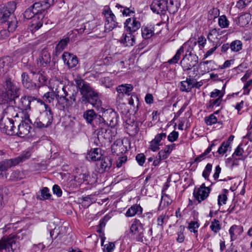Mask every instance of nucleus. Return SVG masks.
I'll use <instances>...</instances> for the list:
<instances>
[{
	"label": "nucleus",
	"instance_id": "25",
	"mask_svg": "<svg viewBox=\"0 0 252 252\" xmlns=\"http://www.w3.org/2000/svg\"><path fill=\"white\" fill-rule=\"evenodd\" d=\"M96 163L99 173H103L108 170L112 165L111 159L108 157H104Z\"/></svg>",
	"mask_w": 252,
	"mask_h": 252
},
{
	"label": "nucleus",
	"instance_id": "36",
	"mask_svg": "<svg viewBox=\"0 0 252 252\" xmlns=\"http://www.w3.org/2000/svg\"><path fill=\"white\" fill-rule=\"evenodd\" d=\"M141 32L142 37L147 39L150 38L154 34V30L152 27L143 26L141 28Z\"/></svg>",
	"mask_w": 252,
	"mask_h": 252
},
{
	"label": "nucleus",
	"instance_id": "29",
	"mask_svg": "<svg viewBox=\"0 0 252 252\" xmlns=\"http://www.w3.org/2000/svg\"><path fill=\"white\" fill-rule=\"evenodd\" d=\"M111 150L113 154L119 156L126 151V148L121 140L116 141L111 146Z\"/></svg>",
	"mask_w": 252,
	"mask_h": 252
},
{
	"label": "nucleus",
	"instance_id": "28",
	"mask_svg": "<svg viewBox=\"0 0 252 252\" xmlns=\"http://www.w3.org/2000/svg\"><path fill=\"white\" fill-rule=\"evenodd\" d=\"M10 103H5L4 105H6V107L4 108L3 112V117H7L10 119H13V118L18 117V114L16 110L12 105H10Z\"/></svg>",
	"mask_w": 252,
	"mask_h": 252
},
{
	"label": "nucleus",
	"instance_id": "47",
	"mask_svg": "<svg viewBox=\"0 0 252 252\" xmlns=\"http://www.w3.org/2000/svg\"><path fill=\"white\" fill-rule=\"evenodd\" d=\"M218 24L221 28H226L229 26V21L225 15H221L219 18Z\"/></svg>",
	"mask_w": 252,
	"mask_h": 252
},
{
	"label": "nucleus",
	"instance_id": "60",
	"mask_svg": "<svg viewBox=\"0 0 252 252\" xmlns=\"http://www.w3.org/2000/svg\"><path fill=\"white\" fill-rule=\"evenodd\" d=\"M135 159L140 166H143L145 162L146 158L143 154L140 153L136 155Z\"/></svg>",
	"mask_w": 252,
	"mask_h": 252
},
{
	"label": "nucleus",
	"instance_id": "34",
	"mask_svg": "<svg viewBox=\"0 0 252 252\" xmlns=\"http://www.w3.org/2000/svg\"><path fill=\"white\" fill-rule=\"evenodd\" d=\"M243 232V227L241 226L233 225L229 230L231 241H234L237 238V235H240Z\"/></svg>",
	"mask_w": 252,
	"mask_h": 252
},
{
	"label": "nucleus",
	"instance_id": "58",
	"mask_svg": "<svg viewBox=\"0 0 252 252\" xmlns=\"http://www.w3.org/2000/svg\"><path fill=\"white\" fill-rule=\"evenodd\" d=\"M172 202V199L166 194L162 195L161 203H164V205L167 206Z\"/></svg>",
	"mask_w": 252,
	"mask_h": 252
},
{
	"label": "nucleus",
	"instance_id": "44",
	"mask_svg": "<svg viewBox=\"0 0 252 252\" xmlns=\"http://www.w3.org/2000/svg\"><path fill=\"white\" fill-rule=\"evenodd\" d=\"M230 48L232 51L238 52L242 49V43L240 40H235L230 43Z\"/></svg>",
	"mask_w": 252,
	"mask_h": 252
},
{
	"label": "nucleus",
	"instance_id": "20",
	"mask_svg": "<svg viewBox=\"0 0 252 252\" xmlns=\"http://www.w3.org/2000/svg\"><path fill=\"white\" fill-rule=\"evenodd\" d=\"M133 89V86L130 84H123L119 85L116 89L118 94L117 99L121 100L123 99L125 95H130V93Z\"/></svg>",
	"mask_w": 252,
	"mask_h": 252
},
{
	"label": "nucleus",
	"instance_id": "41",
	"mask_svg": "<svg viewBox=\"0 0 252 252\" xmlns=\"http://www.w3.org/2000/svg\"><path fill=\"white\" fill-rule=\"evenodd\" d=\"M7 30L10 32H14L17 28V21L15 16H11L10 19L6 22Z\"/></svg>",
	"mask_w": 252,
	"mask_h": 252
},
{
	"label": "nucleus",
	"instance_id": "46",
	"mask_svg": "<svg viewBox=\"0 0 252 252\" xmlns=\"http://www.w3.org/2000/svg\"><path fill=\"white\" fill-rule=\"evenodd\" d=\"M220 14V10L217 7H213L208 12V18L209 20H213L217 18Z\"/></svg>",
	"mask_w": 252,
	"mask_h": 252
},
{
	"label": "nucleus",
	"instance_id": "53",
	"mask_svg": "<svg viewBox=\"0 0 252 252\" xmlns=\"http://www.w3.org/2000/svg\"><path fill=\"white\" fill-rule=\"evenodd\" d=\"M166 217L165 215H160L157 219V225L158 227L160 230H162L163 228V225L166 222Z\"/></svg>",
	"mask_w": 252,
	"mask_h": 252
},
{
	"label": "nucleus",
	"instance_id": "38",
	"mask_svg": "<svg viewBox=\"0 0 252 252\" xmlns=\"http://www.w3.org/2000/svg\"><path fill=\"white\" fill-rule=\"evenodd\" d=\"M118 116L115 112L111 111L109 113V117L107 119V122H109V126L115 127L118 124Z\"/></svg>",
	"mask_w": 252,
	"mask_h": 252
},
{
	"label": "nucleus",
	"instance_id": "13",
	"mask_svg": "<svg viewBox=\"0 0 252 252\" xmlns=\"http://www.w3.org/2000/svg\"><path fill=\"white\" fill-rule=\"evenodd\" d=\"M143 225L139 220L134 219L130 228V233L137 241L142 242L144 237Z\"/></svg>",
	"mask_w": 252,
	"mask_h": 252
},
{
	"label": "nucleus",
	"instance_id": "49",
	"mask_svg": "<svg viewBox=\"0 0 252 252\" xmlns=\"http://www.w3.org/2000/svg\"><path fill=\"white\" fill-rule=\"evenodd\" d=\"M230 147L229 146V142H223L219 148L217 152L220 155H224Z\"/></svg>",
	"mask_w": 252,
	"mask_h": 252
},
{
	"label": "nucleus",
	"instance_id": "63",
	"mask_svg": "<svg viewBox=\"0 0 252 252\" xmlns=\"http://www.w3.org/2000/svg\"><path fill=\"white\" fill-rule=\"evenodd\" d=\"M160 144L154 140H152L150 143V149L153 152H156L159 149Z\"/></svg>",
	"mask_w": 252,
	"mask_h": 252
},
{
	"label": "nucleus",
	"instance_id": "16",
	"mask_svg": "<svg viewBox=\"0 0 252 252\" xmlns=\"http://www.w3.org/2000/svg\"><path fill=\"white\" fill-rule=\"evenodd\" d=\"M50 88L52 91L56 94V97L59 96L64 90L68 88V86H65L63 83V81L56 77L52 78L49 81Z\"/></svg>",
	"mask_w": 252,
	"mask_h": 252
},
{
	"label": "nucleus",
	"instance_id": "23",
	"mask_svg": "<svg viewBox=\"0 0 252 252\" xmlns=\"http://www.w3.org/2000/svg\"><path fill=\"white\" fill-rule=\"evenodd\" d=\"M50 54L47 48L43 49L39 54L38 58L37 59V64L41 66L45 67L50 62Z\"/></svg>",
	"mask_w": 252,
	"mask_h": 252
},
{
	"label": "nucleus",
	"instance_id": "14",
	"mask_svg": "<svg viewBox=\"0 0 252 252\" xmlns=\"http://www.w3.org/2000/svg\"><path fill=\"white\" fill-rule=\"evenodd\" d=\"M14 121L7 117H2L0 121V128L1 131L7 135H14L15 130L14 128Z\"/></svg>",
	"mask_w": 252,
	"mask_h": 252
},
{
	"label": "nucleus",
	"instance_id": "54",
	"mask_svg": "<svg viewBox=\"0 0 252 252\" xmlns=\"http://www.w3.org/2000/svg\"><path fill=\"white\" fill-rule=\"evenodd\" d=\"M82 205L84 208L88 207L93 202V201L89 196L82 197Z\"/></svg>",
	"mask_w": 252,
	"mask_h": 252
},
{
	"label": "nucleus",
	"instance_id": "61",
	"mask_svg": "<svg viewBox=\"0 0 252 252\" xmlns=\"http://www.w3.org/2000/svg\"><path fill=\"white\" fill-rule=\"evenodd\" d=\"M210 152V148H207L202 154L198 156L194 159V162H199L204 159L206 156Z\"/></svg>",
	"mask_w": 252,
	"mask_h": 252
},
{
	"label": "nucleus",
	"instance_id": "31",
	"mask_svg": "<svg viewBox=\"0 0 252 252\" xmlns=\"http://www.w3.org/2000/svg\"><path fill=\"white\" fill-rule=\"evenodd\" d=\"M180 90L182 92H189L193 88V79L187 78L180 83Z\"/></svg>",
	"mask_w": 252,
	"mask_h": 252
},
{
	"label": "nucleus",
	"instance_id": "10",
	"mask_svg": "<svg viewBox=\"0 0 252 252\" xmlns=\"http://www.w3.org/2000/svg\"><path fill=\"white\" fill-rule=\"evenodd\" d=\"M102 14L104 15L106 19L104 26L105 32H110L118 26L116 17L109 6L104 7Z\"/></svg>",
	"mask_w": 252,
	"mask_h": 252
},
{
	"label": "nucleus",
	"instance_id": "15",
	"mask_svg": "<svg viewBox=\"0 0 252 252\" xmlns=\"http://www.w3.org/2000/svg\"><path fill=\"white\" fill-rule=\"evenodd\" d=\"M252 147L248 146L247 143H240L235 149L232 155V158L235 156L242 157L239 159L245 160L251 153Z\"/></svg>",
	"mask_w": 252,
	"mask_h": 252
},
{
	"label": "nucleus",
	"instance_id": "43",
	"mask_svg": "<svg viewBox=\"0 0 252 252\" xmlns=\"http://www.w3.org/2000/svg\"><path fill=\"white\" fill-rule=\"evenodd\" d=\"M55 97H56V94L53 91L47 92L45 93L43 96L44 102L52 103L53 102ZM42 101L43 102V101Z\"/></svg>",
	"mask_w": 252,
	"mask_h": 252
},
{
	"label": "nucleus",
	"instance_id": "7",
	"mask_svg": "<svg viewBox=\"0 0 252 252\" xmlns=\"http://www.w3.org/2000/svg\"><path fill=\"white\" fill-rule=\"evenodd\" d=\"M97 128L99 139H104L109 142L115 139L117 133L116 129L109 126L105 123L104 120L98 123Z\"/></svg>",
	"mask_w": 252,
	"mask_h": 252
},
{
	"label": "nucleus",
	"instance_id": "26",
	"mask_svg": "<svg viewBox=\"0 0 252 252\" xmlns=\"http://www.w3.org/2000/svg\"><path fill=\"white\" fill-rule=\"evenodd\" d=\"M135 37L132 32H127L123 33L120 38V42L125 46L130 47L134 45L135 43Z\"/></svg>",
	"mask_w": 252,
	"mask_h": 252
},
{
	"label": "nucleus",
	"instance_id": "32",
	"mask_svg": "<svg viewBox=\"0 0 252 252\" xmlns=\"http://www.w3.org/2000/svg\"><path fill=\"white\" fill-rule=\"evenodd\" d=\"M22 82L24 87L29 90L35 88L36 84L30 80L29 75L26 72H23L21 75Z\"/></svg>",
	"mask_w": 252,
	"mask_h": 252
},
{
	"label": "nucleus",
	"instance_id": "33",
	"mask_svg": "<svg viewBox=\"0 0 252 252\" xmlns=\"http://www.w3.org/2000/svg\"><path fill=\"white\" fill-rule=\"evenodd\" d=\"M101 150L99 148H94L91 150L87 155V158L93 161L100 160L102 156Z\"/></svg>",
	"mask_w": 252,
	"mask_h": 252
},
{
	"label": "nucleus",
	"instance_id": "24",
	"mask_svg": "<svg viewBox=\"0 0 252 252\" xmlns=\"http://www.w3.org/2000/svg\"><path fill=\"white\" fill-rule=\"evenodd\" d=\"M62 58L64 63H65L69 68L75 67L78 63V59L75 55L68 52H64Z\"/></svg>",
	"mask_w": 252,
	"mask_h": 252
},
{
	"label": "nucleus",
	"instance_id": "57",
	"mask_svg": "<svg viewBox=\"0 0 252 252\" xmlns=\"http://www.w3.org/2000/svg\"><path fill=\"white\" fill-rule=\"evenodd\" d=\"M212 165L211 164L208 163L206 165V166L202 173V176L204 178L207 179L209 177L210 173L212 170Z\"/></svg>",
	"mask_w": 252,
	"mask_h": 252
},
{
	"label": "nucleus",
	"instance_id": "21",
	"mask_svg": "<svg viewBox=\"0 0 252 252\" xmlns=\"http://www.w3.org/2000/svg\"><path fill=\"white\" fill-rule=\"evenodd\" d=\"M141 27L140 22L135 17L127 19L124 23V28L126 32H134Z\"/></svg>",
	"mask_w": 252,
	"mask_h": 252
},
{
	"label": "nucleus",
	"instance_id": "9",
	"mask_svg": "<svg viewBox=\"0 0 252 252\" xmlns=\"http://www.w3.org/2000/svg\"><path fill=\"white\" fill-rule=\"evenodd\" d=\"M187 53L181 61V65L184 70H189L194 67L198 62V57L192 53V51L189 48H186Z\"/></svg>",
	"mask_w": 252,
	"mask_h": 252
},
{
	"label": "nucleus",
	"instance_id": "56",
	"mask_svg": "<svg viewBox=\"0 0 252 252\" xmlns=\"http://www.w3.org/2000/svg\"><path fill=\"white\" fill-rule=\"evenodd\" d=\"M115 245L113 242H109L103 246V252H113Z\"/></svg>",
	"mask_w": 252,
	"mask_h": 252
},
{
	"label": "nucleus",
	"instance_id": "12",
	"mask_svg": "<svg viewBox=\"0 0 252 252\" xmlns=\"http://www.w3.org/2000/svg\"><path fill=\"white\" fill-rule=\"evenodd\" d=\"M16 236L12 234L2 237L0 240V252L3 250L5 252H14L13 246L16 244Z\"/></svg>",
	"mask_w": 252,
	"mask_h": 252
},
{
	"label": "nucleus",
	"instance_id": "64",
	"mask_svg": "<svg viewBox=\"0 0 252 252\" xmlns=\"http://www.w3.org/2000/svg\"><path fill=\"white\" fill-rule=\"evenodd\" d=\"M127 159L126 156L119 157L116 161V166L118 168L122 167L123 164L127 161Z\"/></svg>",
	"mask_w": 252,
	"mask_h": 252
},
{
	"label": "nucleus",
	"instance_id": "6",
	"mask_svg": "<svg viewBox=\"0 0 252 252\" xmlns=\"http://www.w3.org/2000/svg\"><path fill=\"white\" fill-rule=\"evenodd\" d=\"M76 93L69 90V87L64 90L56 99L61 109H67L76 101Z\"/></svg>",
	"mask_w": 252,
	"mask_h": 252
},
{
	"label": "nucleus",
	"instance_id": "22",
	"mask_svg": "<svg viewBox=\"0 0 252 252\" xmlns=\"http://www.w3.org/2000/svg\"><path fill=\"white\" fill-rule=\"evenodd\" d=\"M83 116L86 122L92 126H94L93 122L94 120H98L99 123L104 121L103 118L96 113L94 109L87 110L83 113Z\"/></svg>",
	"mask_w": 252,
	"mask_h": 252
},
{
	"label": "nucleus",
	"instance_id": "17",
	"mask_svg": "<svg viewBox=\"0 0 252 252\" xmlns=\"http://www.w3.org/2000/svg\"><path fill=\"white\" fill-rule=\"evenodd\" d=\"M210 192V189L205 187V184L203 183L199 188H195L193 194L198 203H200L207 198Z\"/></svg>",
	"mask_w": 252,
	"mask_h": 252
},
{
	"label": "nucleus",
	"instance_id": "42",
	"mask_svg": "<svg viewBox=\"0 0 252 252\" xmlns=\"http://www.w3.org/2000/svg\"><path fill=\"white\" fill-rule=\"evenodd\" d=\"M69 39L68 37H66L64 39H62L59 43L56 45V54L60 53L61 52L67 45Z\"/></svg>",
	"mask_w": 252,
	"mask_h": 252
},
{
	"label": "nucleus",
	"instance_id": "50",
	"mask_svg": "<svg viewBox=\"0 0 252 252\" xmlns=\"http://www.w3.org/2000/svg\"><path fill=\"white\" fill-rule=\"evenodd\" d=\"M211 229L215 233H217L220 229V225L219 220L214 219L210 226Z\"/></svg>",
	"mask_w": 252,
	"mask_h": 252
},
{
	"label": "nucleus",
	"instance_id": "3",
	"mask_svg": "<svg viewBox=\"0 0 252 252\" xmlns=\"http://www.w3.org/2000/svg\"><path fill=\"white\" fill-rule=\"evenodd\" d=\"M4 92L0 94V104L12 103L20 94L18 84L10 78H6L3 83Z\"/></svg>",
	"mask_w": 252,
	"mask_h": 252
},
{
	"label": "nucleus",
	"instance_id": "19",
	"mask_svg": "<svg viewBox=\"0 0 252 252\" xmlns=\"http://www.w3.org/2000/svg\"><path fill=\"white\" fill-rule=\"evenodd\" d=\"M33 124V123H30L26 119V114L24 116V120L22 121L21 123L19 124L18 127V130L15 131L19 137H24L28 135L30 132L31 126L30 124Z\"/></svg>",
	"mask_w": 252,
	"mask_h": 252
},
{
	"label": "nucleus",
	"instance_id": "30",
	"mask_svg": "<svg viewBox=\"0 0 252 252\" xmlns=\"http://www.w3.org/2000/svg\"><path fill=\"white\" fill-rule=\"evenodd\" d=\"M12 62V59L9 56L0 58V75L4 73L5 70L7 69L9 67H11Z\"/></svg>",
	"mask_w": 252,
	"mask_h": 252
},
{
	"label": "nucleus",
	"instance_id": "11",
	"mask_svg": "<svg viewBox=\"0 0 252 252\" xmlns=\"http://www.w3.org/2000/svg\"><path fill=\"white\" fill-rule=\"evenodd\" d=\"M16 8V3L14 1H9L0 9V23H4L10 19Z\"/></svg>",
	"mask_w": 252,
	"mask_h": 252
},
{
	"label": "nucleus",
	"instance_id": "4",
	"mask_svg": "<svg viewBox=\"0 0 252 252\" xmlns=\"http://www.w3.org/2000/svg\"><path fill=\"white\" fill-rule=\"evenodd\" d=\"M45 107V110L40 113V115L35 118L33 115L26 114V119L30 123H33V125L38 128H42L49 127L52 123L53 118V113L50 108L45 103L40 101Z\"/></svg>",
	"mask_w": 252,
	"mask_h": 252
},
{
	"label": "nucleus",
	"instance_id": "45",
	"mask_svg": "<svg viewBox=\"0 0 252 252\" xmlns=\"http://www.w3.org/2000/svg\"><path fill=\"white\" fill-rule=\"evenodd\" d=\"M40 196H38L37 198L40 200H46L49 199L51 196V194L49 192V189L47 187L43 188L41 190Z\"/></svg>",
	"mask_w": 252,
	"mask_h": 252
},
{
	"label": "nucleus",
	"instance_id": "52",
	"mask_svg": "<svg viewBox=\"0 0 252 252\" xmlns=\"http://www.w3.org/2000/svg\"><path fill=\"white\" fill-rule=\"evenodd\" d=\"M199 224L197 221H191L190 222L188 225V229L191 232L196 233V237L197 235V228L199 227Z\"/></svg>",
	"mask_w": 252,
	"mask_h": 252
},
{
	"label": "nucleus",
	"instance_id": "1",
	"mask_svg": "<svg viewBox=\"0 0 252 252\" xmlns=\"http://www.w3.org/2000/svg\"><path fill=\"white\" fill-rule=\"evenodd\" d=\"M75 83L81 94V102L84 104H90L97 110L105 112L102 106V102L98 93L91 86L90 84L80 78L76 79Z\"/></svg>",
	"mask_w": 252,
	"mask_h": 252
},
{
	"label": "nucleus",
	"instance_id": "40",
	"mask_svg": "<svg viewBox=\"0 0 252 252\" xmlns=\"http://www.w3.org/2000/svg\"><path fill=\"white\" fill-rule=\"evenodd\" d=\"M179 3L177 1L174 0H170L169 3H167V11L170 13L174 14L178 10Z\"/></svg>",
	"mask_w": 252,
	"mask_h": 252
},
{
	"label": "nucleus",
	"instance_id": "5",
	"mask_svg": "<svg viewBox=\"0 0 252 252\" xmlns=\"http://www.w3.org/2000/svg\"><path fill=\"white\" fill-rule=\"evenodd\" d=\"M206 43V38L201 35L198 38L197 40L194 38L191 37L183 46H182L177 51L174 56L168 61L169 64L176 63L178 62L180 58L181 55L184 53L185 49L189 48L192 50H193L194 48L196 47L197 44H198L199 50H201L202 48H204Z\"/></svg>",
	"mask_w": 252,
	"mask_h": 252
},
{
	"label": "nucleus",
	"instance_id": "62",
	"mask_svg": "<svg viewBox=\"0 0 252 252\" xmlns=\"http://www.w3.org/2000/svg\"><path fill=\"white\" fill-rule=\"evenodd\" d=\"M178 132L173 131L169 134L167 137V139L169 142H173L175 141L178 139Z\"/></svg>",
	"mask_w": 252,
	"mask_h": 252
},
{
	"label": "nucleus",
	"instance_id": "35",
	"mask_svg": "<svg viewBox=\"0 0 252 252\" xmlns=\"http://www.w3.org/2000/svg\"><path fill=\"white\" fill-rule=\"evenodd\" d=\"M142 212V208L139 205H133L131 206L126 213V216L127 217H132L136 214H141Z\"/></svg>",
	"mask_w": 252,
	"mask_h": 252
},
{
	"label": "nucleus",
	"instance_id": "51",
	"mask_svg": "<svg viewBox=\"0 0 252 252\" xmlns=\"http://www.w3.org/2000/svg\"><path fill=\"white\" fill-rule=\"evenodd\" d=\"M206 124L208 126H211L213 124H216L218 122L217 118L214 115V114L210 115L208 117L205 118Z\"/></svg>",
	"mask_w": 252,
	"mask_h": 252
},
{
	"label": "nucleus",
	"instance_id": "8",
	"mask_svg": "<svg viewBox=\"0 0 252 252\" xmlns=\"http://www.w3.org/2000/svg\"><path fill=\"white\" fill-rule=\"evenodd\" d=\"M31 156V153L30 151H25L17 157L0 162V171H6L10 167L26 161L30 158Z\"/></svg>",
	"mask_w": 252,
	"mask_h": 252
},
{
	"label": "nucleus",
	"instance_id": "27",
	"mask_svg": "<svg viewBox=\"0 0 252 252\" xmlns=\"http://www.w3.org/2000/svg\"><path fill=\"white\" fill-rule=\"evenodd\" d=\"M34 99V97L31 96H23L20 99L18 107L23 111L30 109L31 103Z\"/></svg>",
	"mask_w": 252,
	"mask_h": 252
},
{
	"label": "nucleus",
	"instance_id": "37",
	"mask_svg": "<svg viewBox=\"0 0 252 252\" xmlns=\"http://www.w3.org/2000/svg\"><path fill=\"white\" fill-rule=\"evenodd\" d=\"M90 178V176L88 173H85L83 174H80L78 176H76L74 177L75 181L78 183V185H81L84 183H85L86 184H89V179Z\"/></svg>",
	"mask_w": 252,
	"mask_h": 252
},
{
	"label": "nucleus",
	"instance_id": "55",
	"mask_svg": "<svg viewBox=\"0 0 252 252\" xmlns=\"http://www.w3.org/2000/svg\"><path fill=\"white\" fill-rule=\"evenodd\" d=\"M220 29H212L210 30V32L208 34V39L209 40H212L213 37H211L213 36H215L216 37H217V36L220 34Z\"/></svg>",
	"mask_w": 252,
	"mask_h": 252
},
{
	"label": "nucleus",
	"instance_id": "59",
	"mask_svg": "<svg viewBox=\"0 0 252 252\" xmlns=\"http://www.w3.org/2000/svg\"><path fill=\"white\" fill-rule=\"evenodd\" d=\"M45 246L42 243L33 245L32 249V252H42Z\"/></svg>",
	"mask_w": 252,
	"mask_h": 252
},
{
	"label": "nucleus",
	"instance_id": "48",
	"mask_svg": "<svg viewBox=\"0 0 252 252\" xmlns=\"http://www.w3.org/2000/svg\"><path fill=\"white\" fill-rule=\"evenodd\" d=\"M223 94H222L219 97L215 99H211L209 102V107H214V106H219L220 105L222 100Z\"/></svg>",
	"mask_w": 252,
	"mask_h": 252
},
{
	"label": "nucleus",
	"instance_id": "18",
	"mask_svg": "<svg viewBox=\"0 0 252 252\" xmlns=\"http://www.w3.org/2000/svg\"><path fill=\"white\" fill-rule=\"evenodd\" d=\"M167 0H154L150 6L153 12L164 15L167 11Z\"/></svg>",
	"mask_w": 252,
	"mask_h": 252
},
{
	"label": "nucleus",
	"instance_id": "39",
	"mask_svg": "<svg viewBox=\"0 0 252 252\" xmlns=\"http://www.w3.org/2000/svg\"><path fill=\"white\" fill-rule=\"evenodd\" d=\"M34 78L37 79L38 83L36 85L38 87L46 85L48 82L47 78L45 76L43 72H41V71L35 75Z\"/></svg>",
	"mask_w": 252,
	"mask_h": 252
},
{
	"label": "nucleus",
	"instance_id": "2",
	"mask_svg": "<svg viewBox=\"0 0 252 252\" xmlns=\"http://www.w3.org/2000/svg\"><path fill=\"white\" fill-rule=\"evenodd\" d=\"M45 10L42 7L40 3H35L28 8L24 13V17L27 19L33 18L30 26V30L32 32L40 29L43 23Z\"/></svg>",
	"mask_w": 252,
	"mask_h": 252
}]
</instances>
